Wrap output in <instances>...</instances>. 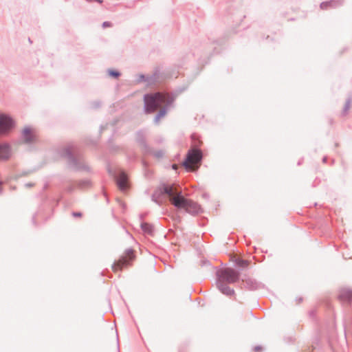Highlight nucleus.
Here are the masks:
<instances>
[{
    "label": "nucleus",
    "mask_w": 352,
    "mask_h": 352,
    "mask_svg": "<svg viewBox=\"0 0 352 352\" xmlns=\"http://www.w3.org/2000/svg\"><path fill=\"white\" fill-rule=\"evenodd\" d=\"M86 1H87V2H89V3H91V2L94 1V0H86Z\"/></svg>",
    "instance_id": "nucleus-22"
},
{
    "label": "nucleus",
    "mask_w": 352,
    "mask_h": 352,
    "mask_svg": "<svg viewBox=\"0 0 352 352\" xmlns=\"http://www.w3.org/2000/svg\"><path fill=\"white\" fill-rule=\"evenodd\" d=\"M108 72L111 76L114 77V78H117L120 76V73L117 71L109 70Z\"/></svg>",
    "instance_id": "nucleus-15"
},
{
    "label": "nucleus",
    "mask_w": 352,
    "mask_h": 352,
    "mask_svg": "<svg viewBox=\"0 0 352 352\" xmlns=\"http://www.w3.org/2000/svg\"><path fill=\"white\" fill-rule=\"evenodd\" d=\"M218 287L221 290V292L226 295H232L234 294L233 289H232L230 287L225 285V283L219 282Z\"/></svg>",
    "instance_id": "nucleus-12"
},
{
    "label": "nucleus",
    "mask_w": 352,
    "mask_h": 352,
    "mask_svg": "<svg viewBox=\"0 0 352 352\" xmlns=\"http://www.w3.org/2000/svg\"><path fill=\"white\" fill-rule=\"evenodd\" d=\"M164 192L168 196L171 204L179 209H184L190 211L195 207V203L188 199L185 198L181 189L175 185H166L164 187Z\"/></svg>",
    "instance_id": "nucleus-1"
},
{
    "label": "nucleus",
    "mask_w": 352,
    "mask_h": 352,
    "mask_svg": "<svg viewBox=\"0 0 352 352\" xmlns=\"http://www.w3.org/2000/svg\"><path fill=\"white\" fill-rule=\"evenodd\" d=\"M134 252L132 250H128L124 254L112 265V270L114 272L120 271L123 267L130 265V261L134 258Z\"/></svg>",
    "instance_id": "nucleus-5"
},
{
    "label": "nucleus",
    "mask_w": 352,
    "mask_h": 352,
    "mask_svg": "<svg viewBox=\"0 0 352 352\" xmlns=\"http://www.w3.org/2000/svg\"><path fill=\"white\" fill-rule=\"evenodd\" d=\"M237 265L241 267H245L249 265V262L247 260H243L241 258H236L235 261Z\"/></svg>",
    "instance_id": "nucleus-14"
},
{
    "label": "nucleus",
    "mask_w": 352,
    "mask_h": 352,
    "mask_svg": "<svg viewBox=\"0 0 352 352\" xmlns=\"http://www.w3.org/2000/svg\"><path fill=\"white\" fill-rule=\"evenodd\" d=\"M142 229L144 232L148 233L149 234H152L153 230L152 226H151L148 223H142Z\"/></svg>",
    "instance_id": "nucleus-13"
},
{
    "label": "nucleus",
    "mask_w": 352,
    "mask_h": 352,
    "mask_svg": "<svg viewBox=\"0 0 352 352\" xmlns=\"http://www.w3.org/2000/svg\"><path fill=\"white\" fill-rule=\"evenodd\" d=\"M350 108H351V103H350V102H346L345 105H344V113H346Z\"/></svg>",
    "instance_id": "nucleus-17"
},
{
    "label": "nucleus",
    "mask_w": 352,
    "mask_h": 352,
    "mask_svg": "<svg viewBox=\"0 0 352 352\" xmlns=\"http://www.w3.org/2000/svg\"><path fill=\"white\" fill-rule=\"evenodd\" d=\"M110 26H111V23L109 21H104L102 23L103 28H107V27H110Z\"/></svg>",
    "instance_id": "nucleus-18"
},
{
    "label": "nucleus",
    "mask_w": 352,
    "mask_h": 352,
    "mask_svg": "<svg viewBox=\"0 0 352 352\" xmlns=\"http://www.w3.org/2000/svg\"><path fill=\"white\" fill-rule=\"evenodd\" d=\"M166 113L165 110H161L160 113L156 117V120L158 121L162 117H163Z\"/></svg>",
    "instance_id": "nucleus-16"
},
{
    "label": "nucleus",
    "mask_w": 352,
    "mask_h": 352,
    "mask_svg": "<svg viewBox=\"0 0 352 352\" xmlns=\"http://www.w3.org/2000/svg\"><path fill=\"white\" fill-rule=\"evenodd\" d=\"M94 1L98 2V3H102L103 2L102 0H94Z\"/></svg>",
    "instance_id": "nucleus-20"
},
{
    "label": "nucleus",
    "mask_w": 352,
    "mask_h": 352,
    "mask_svg": "<svg viewBox=\"0 0 352 352\" xmlns=\"http://www.w3.org/2000/svg\"><path fill=\"white\" fill-rule=\"evenodd\" d=\"M12 120L3 114L0 115V135L8 132L12 127Z\"/></svg>",
    "instance_id": "nucleus-6"
},
{
    "label": "nucleus",
    "mask_w": 352,
    "mask_h": 352,
    "mask_svg": "<svg viewBox=\"0 0 352 352\" xmlns=\"http://www.w3.org/2000/svg\"><path fill=\"white\" fill-rule=\"evenodd\" d=\"M166 100V96L160 93L146 96L144 102L146 112L155 111L157 109L161 107Z\"/></svg>",
    "instance_id": "nucleus-2"
},
{
    "label": "nucleus",
    "mask_w": 352,
    "mask_h": 352,
    "mask_svg": "<svg viewBox=\"0 0 352 352\" xmlns=\"http://www.w3.org/2000/svg\"><path fill=\"white\" fill-rule=\"evenodd\" d=\"M202 158V153L197 148L188 151L186 161L183 163L184 166L188 170H196L200 166Z\"/></svg>",
    "instance_id": "nucleus-3"
},
{
    "label": "nucleus",
    "mask_w": 352,
    "mask_h": 352,
    "mask_svg": "<svg viewBox=\"0 0 352 352\" xmlns=\"http://www.w3.org/2000/svg\"><path fill=\"white\" fill-rule=\"evenodd\" d=\"M344 4V0H330L323 1L320 3V7L322 10H328L329 8H336Z\"/></svg>",
    "instance_id": "nucleus-8"
},
{
    "label": "nucleus",
    "mask_w": 352,
    "mask_h": 352,
    "mask_svg": "<svg viewBox=\"0 0 352 352\" xmlns=\"http://www.w3.org/2000/svg\"><path fill=\"white\" fill-rule=\"evenodd\" d=\"M10 156V147L6 144L0 145V160H8Z\"/></svg>",
    "instance_id": "nucleus-11"
},
{
    "label": "nucleus",
    "mask_w": 352,
    "mask_h": 352,
    "mask_svg": "<svg viewBox=\"0 0 352 352\" xmlns=\"http://www.w3.org/2000/svg\"><path fill=\"white\" fill-rule=\"evenodd\" d=\"M219 282L233 283L238 280L239 274L232 268H225L219 273Z\"/></svg>",
    "instance_id": "nucleus-4"
},
{
    "label": "nucleus",
    "mask_w": 352,
    "mask_h": 352,
    "mask_svg": "<svg viewBox=\"0 0 352 352\" xmlns=\"http://www.w3.org/2000/svg\"><path fill=\"white\" fill-rule=\"evenodd\" d=\"M339 298L343 302H349L352 299V290L348 288L341 289Z\"/></svg>",
    "instance_id": "nucleus-9"
},
{
    "label": "nucleus",
    "mask_w": 352,
    "mask_h": 352,
    "mask_svg": "<svg viewBox=\"0 0 352 352\" xmlns=\"http://www.w3.org/2000/svg\"><path fill=\"white\" fill-rule=\"evenodd\" d=\"M173 169H177V166L176 164H173Z\"/></svg>",
    "instance_id": "nucleus-21"
},
{
    "label": "nucleus",
    "mask_w": 352,
    "mask_h": 352,
    "mask_svg": "<svg viewBox=\"0 0 352 352\" xmlns=\"http://www.w3.org/2000/svg\"><path fill=\"white\" fill-rule=\"evenodd\" d=\"M23 138L26 142H32L36 140V134L34 129L27 126L23 129Z\"/></svg>",
    "instance_id": "nucleus-7"
},
{
    "label": "nucleus",
    "mask_w": 352,
    "mask_h": 352,
    "mask_svg": "<svg viewBox=\"0 0 352 352\" xmlns=\"http://www.w3.org/2000/svg\"><path fill=\"white\" fill-rule=\"evenodd\" d=\"M72 215L74 217H81L82 216V213L81 212H73L72 213Z\"/></svg>",
    "instance_id": "nucleus-19"
},
{
    "label": "nucleus",
    "mask_w": 352,
    "mask_h": 352,
    "mask_svg": "<svg viewBox=\"0 0 352 352\" xmlns=\"http://www.w3.org/2000/svg\"><path fill=\"white\" fill-rule=\"evenodd\" d=\"M117 182L120 190H125L128 188V179L125 173H122L119 175Z\"/></svg>",
    "instance_id": "nucleus-10"
}]
</instances>
